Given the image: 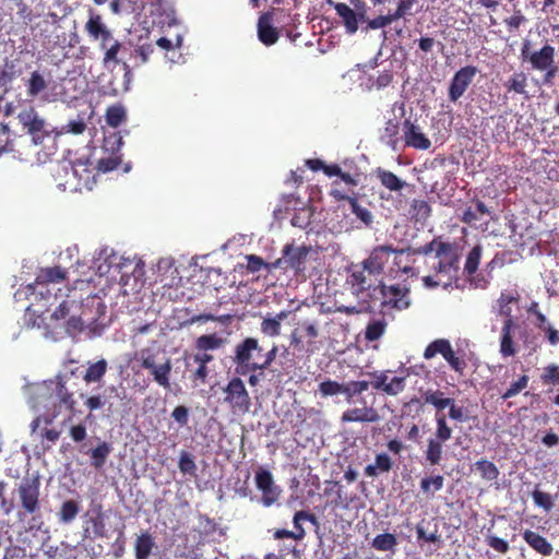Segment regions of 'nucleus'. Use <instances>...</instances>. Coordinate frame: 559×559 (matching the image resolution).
I'll use <instances>...</instances> for the list:
<instances>
[{
    "mask_svg": "<svg viewBox=\"0 0 559 559\" xmlns=\"http://www.w3.org/2000/svg\"><path fill=\"white\" fill-rule=\"evenodd\" d=\"M26 290L31 300L27 309L38 317L44 316L59 300V305L51 313V319L56 321L66 319L71 312L82 307V296H76L74 288H67V293L63 294L60 287H50L34 282L26 286Z\"/></svg>",
    "mask_w": 559,
    "mask_h": 559,
    "instance_id": "obj_1",
    "label": "nucleus"
},
{
    "mask_svg": "<svg viewBox=\"0 0 559 559\" xmlns=\"http://www.w3.org/2000/svg\"><path fill=\"white\" fill-rule=\"evenodd\" d=\"M461 253L455 242H440L428 261L431 274L423 277L426 288L449 287L459 277Z\"/></svg>",
    "mask_w": 559,
    "mask_h": 559,
    "instance_id": "obj_2",
    "label": "nucleus"
},
{
    "mask_svg": "<svg viewBox=\"0 0 559 559\" xmlns=\"http://www.w3.org/2000/svg\"><path fill=\"white\" fill-rule=\"evenodd\" d=\"M379 277L360 264L354 266L346 278L350 293L366 310L372 309V304L377 301V295L381 294L383 281Z\"/></svg>",
    "mask_w": 559,
    "mask_h": 559,
    "instance_id": "obj_3",
    "label": "nucleus"
},
{
    "mask_svg": "<svg viewBox=\"0 0 559 559\" xmlns=\"http://www.w3.org/2000/svg\"><path fill=\"white\" fill-rule=\"evenodd\" d=\"M263 348L255 337H246L234 348L233 362L237 374L246 376L249 372L261 370Z\"/></svg>",
    "mask_w": 559,
    "mask_h": 559,
    "instance_id": "obj_4",
    "label": "nucleus"
},
{
    "mask_svg": "<svg viewBox=\"0 0 559 559\" xmlns=\"http://www.w3.org/2000/svg\"><path fill=\"white\" fill-rule=\"evenodd\" d=\"M222 392L223 403L234 415L243 416L250 412L251 397L241 378L233 377Z\"/></svg>",
    "mask_w": 559,
    "mask_h": 559,
    "instance_id": "obj_5",
    "label": "nucleus"
},
{
    "mask_svg": "<svg viewBox=\"0 0 559 559\" xmlns=\"http://www.w3.org/2000/svg\"><path fill=\"white\" fill-rule=\"evenodd\" d=\"M436 431L433 437L427 440V448L424 452L426 462L431 465H439L443 457V444L452 438L453 430L449 426L445 414H436Z\"/></svg>",
    "mask_w": 559,
    "mask_h": 559,
    "instance_id": "obj_6",
    "label": "nucleus"
},
{
    "mask_svg": "<svg viewBox=\"0 0 559 559\" xmlns=\"http://www.w3.org/2000/svg\"><path fill=\"white\" fill-rule=\"evenodd\" d=\"M377 301H380L382 309H393L403 311L411 307V289L401 284L381 286V294L377 295Z\"/></svg>",
    "mask_w": 559,
    "mask_h": 559,
    "instance_id": "obj_7",
    "label": "nucleus"
},
{
    "mask_svg": "<svg viewBox=\"0 0 559 559\" xmlns=\"http://www.w3.org/2000/svg\"><path fill=\"white\" fill-rule=\"evenodd\" d=\"M40 481L38 477L24 478L17 487L19 500L24 514L33 515L32 522H36L35 514L40 510L39 502Z\"/></svg>",
    "mask_w": 559,
    "mask_h": 559,
    "instance_id": "obj_8",
    "label": "nucleus"
},
{
    "mask_svg": "<svg viewBox=\"0 0 559 559\" xmlns=\"http://www.w3.org/2000/svg\"><path fill=\"white\" fill-rule=\"evenodd\" d=\"M17 119L35 144H41L45 138L50 134L48 123L33 107L20 111Z\"/></svg>",
    "mask_w": 559,
    "mask_h": 559,
    "instance_id": "obj_9",
    "label": "nucleus"
},
{
    "mask_svg": "<svg viewBox=\"0 0 559 559\" xmlns=\"http://www.w3.org/2000/svg\"><path fill=\"white\" fill-rule=\"evenodd\" d=\"M556 49L550 44H545L538 50L531 49V41L525 39L521 47V58L527 61L535 71H544L555 62Z\"/></svg>",
    "mask_w": 559,
    "mask_h": 559,
    "instance_id": "obj_10",
    "label": "nucleus"
},
{
    "mask_svg": "<svg viewBox=\"0 0 559 559\" xmlns=\"http://www.w3.org/2000/svg\"><path fill=\"white\" fill-rule=\"evenodd\" d=\"M139 361L142 368L147 369L153 377V380L162 388L170 389V373H171V361L166 358L163 364L157 365L155 356L148 349H142L140 352Z\"/></svg>",
    "mask_w": 559,
    "mask_h": 559,
    "instance_id": "obj_11",
    "label": "nucleus"
},
{
    "mask_svg": "<svg viewBox=\"0 0 559 559\" xmlns=\"http://www.w3.org/2000/svg\"><path fill=\"white\" fill-rule=\"evenodd\" d=\"M254 483L257 489L261 492V502L264 507H271L278 501L282 489L275 484L269 469L262 466L258 467L254 472Z\"/></svg>",
    "mask_w": 559,
    "mask_h": 559,
    "instance_id": "obj_12",
    "label": "nucleus"
},
{
    "mask_svg": "<svg viewBox=\"0 0 559 559\" xmlns=\"http://www.w3.org/2000/svg\"><path fill=\"white\" fill-rule=\"evenodd\" d=\"M53 393L55 400L52 402V407L47 409L44 414V423L46 425L52 424V421L61 414L62 407L71 413L74 412L75 400L73 397V393L69 391L61 379L55 383Z\"/></svg>",
    "mask_w": 559,
    "mask_h": 559,
    "instance_id": "obj_13",
    "label": "nucleus"
},
{
    "mask_svg": "<svg viewBox=\"0 0 559 559\" xmlns=\"http://www.w3.org/2000/svg\"><path fill=\"white\" fill-rule=\"evenodd\" d=\"M318 336L319 328L317 323L304 321L298 328L292 331L290 346L298 352L305 350L310 356L317 349L313 340Z\"/></svg>",
    "mask_w": 559,
    "mask_h": 559,
    "instance_id": "obj_14",
    "label": "nucleus"
},
{
    "mask_svg": "<svg viewBox=\"0 0 559 559\" xmlns=\"http://www.w3.org/2000/svg\"><path fill=\"white\" fill-rule=\"evenodd\" d=\"M71 170V182L68 183L69 192H82L92 190L96 183L94 168H91L82 159L75 160Z\"/></svg>",
    "mask_w": 559,
    "mask_h": 559,
    "instance_id": "obj_15",
    "label": "nucleus"
},
{
    "mask_svg": "<svg viewBox=\"0 0 559 559\" xmlns=\"http://www.w3.org/2000/svg\"><path fill=\"white\" fill-rule=\"evenodd\" d=\"M309 252L310 248L307 246L294 247L293 245H286L283 248V257L277 259L273 263V266L285 270L292 269L295 272H301L305 270Z\"/></svg>",
    "mask_w": 559,
    "mask_h": 559,
    "instance_id": "obj_16",
    "label": "nucleus"
},
{
    "mask_svg": "<svg viewBox=\"0 0 559 559\" xmlns=\"http://www.w3.org/2000/svg\"><path fill=\"white\" fill-rule=\"evenodd\" d=\"M404 252L403 249H395L390 245L377 246L370 251L368 258L361 262V265L380 276L384 272L391 254H404Z\"/></svg>",
    "mask_w": 559,
    "mask_h": 559,
    "instance_id": "obj_17",
    "label": "nucleus"
},
{
    "mask_svg": "<svg viewBox=\"0 0 559 559\" xmlns=\"http://www.w3.org/2000/svg\"><path fill=\"white\" fill-rule=\"evenodd\" d=\"M84 29L91 39L99 41V48H106V45L110 44L114 39L112 32L105 24L102 15L93 10H90L88 20L84 25Z\"/></svg>",
    "mask_w": 559,
    "mask_h": 559,
    "instance_id": "obj_18",
    "label": "nucleus"
},
{
    "mask_svg": "<svg viewBox=\"0 0 559 559\" xmlns=\"http://www.w3.org/2000/svg\"><path fill=\"white\" fill-rule=\"evenodd\" d=\"M402 131H403L402 139L404 141L405 146L412 147L415 150H420V151H427L430 148L431 141L421 131L420 126H418L411 119H405L403 121Z\"/></svg>",
    "mask_w": 559,
    "mask_h": 559,
    "instance_id": "obj_19",
    "label": "nucleus"
},
{
    "mask_svg": "<svg viewBox=\"0 0 559 559\" xmlns=\"http://www.w3.org/2000/svg\"><path fill=\"white\" fill-rule=\"evenodd\" d=\"M476 73L477 68L475 66H465L454 73L449 86V99L451 102L455 103L463 96Z\"/></svg>",
    "mask_w": 559,
    "mask_h": 559,
    "instance_id": "obj_20",
    "label": "nucleus"
},
{
    "mask_svg": "<svg viewBox=\"0 0 559 559\" xmlns=\"http://www.w3.org/2000/svg\"><path fill=\"white\" fill-rule=\"evenodd\" d=\"M368 374L372 378V381L370 382L372 388L384 392L386 395L395 396L405 390V377H394L388 381V371H374L369 372Z\"/></svg>",
    "mask_w": 559,
    "mask_h": 559,
    "instance_id": "obj_21",
    "label": "nucleus"
},
{
    "mask_svg": "<svg viewBox=\"0 0 559 559\" xmlns=\"http://www.w3.org/2000/svg\"><path fill=\"white\" fill-rule=\"evenodd\" d=\"M336 14L342 19V23L349 35L355 34L358 31L359 23L367 20V12L353 9L343 2H331Z\"/></svg>",
    "mask_w": 559,
    "mask_h": 559,
    "instance_id": "obj_22",
    "label": "nucleus"
},
{
    "mask_svg": "<svg viewBox=\"0 0 559 559\" xmlns=\"http://www.w3.org/2000/svg\"><path fill=\"white\" fill-rule=\"evenodd\" d=\"M24 85L26 87V95L36 99L39 98L43 102H53L55 98L51 95L45 93L48 87V81L45 79V75L35 70L29 73V76L24 81Z\"/></svg>",
    "mask_w": 559,
    "mask_h": 559,
    "instance_id": "obj_23",
    "label": "nucleus"
},
{
    "mask_svg": "<svg viewBox=\"0 0 559 559\" xmlns=\"http://www.w3.org/2000/svg\"><path fill=\"white\" fill-rule=\"evenodd\" d=\"M362 407H353L346 409L341 417L342 423H378L381 419L379 412L366 405V401L361 400Z\"/></svg>",
    "mask_w": 559,
    "mask_h": 559,
    "instance_id": "obj_24",
    "label": "nucleus"
},
{
    "mask_svg": "<svg viewBox=\"0 0 559 559\" xmlns=\"http://www.w3.org/2000/svg\"><path fill=\"white\" fill-rule=\"evenodd\" d=\"M518 323L514 319H504L500 334V354L502 357H512L518 353V346L514 341V332Z\"/></svg>",
    "mask_w": 559,
    "mask_h": 559,
    "instance_id": "obj_25",
    "label": "nucleus"
},
{
    "mask_svg": "<svg viewBox=\"0 0 559 559\" xmlns=\"http://www.w3.org/2000/svg\"><path fill=\"white\" fill-rule=\"evenodd\" d=\"M400 122L395 118L388 119L383 128L379 131V141L392 151H397L400 144Z\"/></svg>",
    "mask_w": 559,
    "mask_h": 559,
    "instance_id": "obj_26",
    "label": "nucleus"
},
{
    "mask_svg": "<svg viewBox=\"0 0 559 559\" xmlns=\"http://www.w3.org/2000/svg\"><path fill=\"white\" fill-rule=\"evenodd\" d=\"M67 278V271L61 266L43 267L38 271L35 283L50 287H57Z\"/></svg>",
    "mask_w": 559,
    "mask_h": 559,
    "instance_id": "obj_27",
    "label": "nucleus"
},
{
    "mask_svg": "<svg viewBox=\"0 0 559 559\" xmlns=\"http://www.w3.org/2000/svg\"><path fill=\"white\" fill-rule=\"evenodd\" d=\"M272 13L262 14L258 22V36L261 43L266 46L274 45L278 39V32L272 26Z\"/></svg>",
    "mask_w": 559,
    "mask_h": 559,
    "instance_id": "obj_28",
    "label": "nucleus"
},
{
    "mask_svg": "<svg viewBox=\"0 0 559 559\" xmlns=\"http://www.w3.org/2000/svg\"><path fill=\"white\" fill-rule=\"evenodd\" d=\"M522 536L525 543L537 554L545 557H548L552 554L554 547L551 543H549L547 538L540 534L531 530H525Z\"/></svg>",
    "mask_w": 559,
    "mask_h": 559,
    "instance_id": "obj_29",
    "label": "nucleus"
},
{
    "mask_svg": "<svg viewBox=\"0 0 559 559\" xmlns=\"http://www.w3.org/2000/svg\"><path fill=\"white\" fill-rule=\"evenodd\" d=\"M289 311L283 310L274 317L267 316L263 318L260 324V331L263 335L269 337H276L281 334L282 322L288 317Z\"/></svg>",
    "mask_w": 559,
    "mask_h": 559,
    "instance_id": "obj_30",
    "label": "nucleus"
},
{
    "mask_svg": "<svg viewBox=\"0 0 559 559\" xmlns=\"http://www.w3.org/2000/svg\"><path fill=\"white\" fill-rule=\"evenodd\" d=\"M155 547V540L150 532L141 533L134 542L135 559H147Z\"/></svg>",
    "mask_w": 559,
    "mask_h": 559,
    "instance_id": "obj_31",
    "label": "nucleus"
},
{
    "mask_svg": "<svg viewBox=\"0 0 559 559\" xmlns=\"http://www.w3.org/2000/svg\"><path fill=\"white\" fill-rule=\"evenodd\" d=\"M376 177L380 183L390 191H401L405 186V181L399 178L394 173L380 167L376 170Z\"/></svg>",
    "mask_w": 559,
    "mask_h": 559,
    "instance_id": "obj_32",
    "label": "nucleus"
},
{
    "mask_svg": "<svg viewBox=\"0 0 559 559\" xmlns=\"http://www.w3.org/2000/svg\"><path fill=\"white\" fill-rule=\"evenodd\" d=\"M107 370L108 362L106 359L102 358L95 362L88 364L85 373L83 374V380L86 383H98L103 380Z\"/></svg>",
    "mask_w": 559,
    "mask_h": 559,
    "instance_id": "obj_33",
    "label": "nucleus"
},
{
    "mask_svg": "<svg viewBox=\"0 0 559 559\" xmlns=\"http://www.w3.org/2000/svg\"><path fill=\"white\" fill-rule=\"evenodd\" d=\"M225 342V338L216 333L203 334L195 340L194 347L199 353H207L209 350H216L223 347Z\"/></svg>",
    "mask_w": 559,
    "mask_h": 559,
    "instance_id": "obj_34",
    "label": "nucleus"
},
{
    "mask_svg": "<svg viewBox=\"0 0 559 559\" xmlns=\"http://www.w3.org/2000/svg\"><path fill=\"white\" fill-rule=\"evenodd\" d=\"M393 461L386 453H379L376 455L374 464H369L365 467V474L368 477H376L379 472L388 473L392 469Z\"/></svg>",
    "mask_w": 559,
    "mask_h": 559,
    "instance_id": "obj_35",
    "label": "nucleus"
},
{
    "mask_svg": "<svg viewBox=\"0 0 559 559\" xmlns=\"http://www.w3.org/2000/svg\"><path fill=\"white\" fill-rule=\"evenodd\" d=\"M508 93L526 94L527 75L523 71L514 72L504 83Z\"/></svg>",
    "mask_w": 559,
    "mask_h": 559,
    "instance_id": "obj_36",
    "label": "nucleus"
},
{
    "mask_svg": "<svg viewBox=\"0 0 559 559\" xmlns=\"http://www.w3.org/2000/svg\"><path fill=\"white\" fill-rule=\"evenodd\" d=\"M386 328L388 322L384 318L371 320L365 329L364 337L367 342L378 341L384 335Z\"/></svg>",
    "mask_w": 559,
    "mask_h": 559,
    "instance_id": "obj_37",
    "label": "nucleus"
},
{
    "mask_svg": "<svg viewBox=\"0 0 559 559\" xmlns=\"http://www.w3.org/2000/svg\"><path fill=\"white\" fill-rule=\"evenodd\" d=\"M13 61L5 60L0 67V90H3V95L9 92L11 83L19 76Z\"/></svg>",
    "mask_w": 559,
    "mask_h": 559,
    "instance_id": "obj_38",
    "label": "nucleus"
},
{
    "mask_svg": "<svg viewBox=\"0 0 559 559\" xmlns=\"http://www.w3.org/2000/svg\"><path fill=\"white\" fill-rule=\"evenodd\" d=\"M214 359L213 355L209 353H197L193 355V361L199 366L193 372V379L200 380L201 383H205L209 376L207 364Z\"/></svg>",
    "mask_w": 559,
    "mask_h": 559,
    "instance_id": "obj_39",
    "label": "nucleus"
},
{
    "mask_svg": "<svg viewBox=\"0 0 559 559\" xmlns=\"http://www.w3.org/2000/svg\"><path fill=\"white\" fill-rule=\"evenodd\" d=\"M520 295L516 292H502L497 300L499 306V313L506 319H513L511 304H516Z\"/></svg>",
    "mask_w": 559,
    "mask_h": 559,
    "instance_id": "obj_40",
    "label": "nucleus"
},
{
    "mask_svg": "<svg viewBox=\"0 0 559 559\" xmlns=\"http://www.w3.org/2000/svg\"><path fill=\"white\" fill-rule=\"evenodd\" d=\"M106 122L111 128H118L127 119V112L121 104L109 106L105 114Z\"/></svg>",
    "mask_w": 559,
    "mask_h": 559,
    "instance_id": "obj_41",
    "label": "nucleus"
},
{
    "mask_svg": "<svg viewBox=\"0 0 559 559\" xmlns=\"http://www.w3.org/2000/svg\"><path fill=\"white\" fill-rule=\"evenodd\" d=\"M481 253L483 247L480 245H476L471 249L464 264V273L466 276H472L477 272L481 259Z\"/></svg>",
    "mask_w": 559,
    "mask_h": 559,
    "instance_id": "obj_42",
    "label": "nucleus"
},
{
    "mask_svg": "<svg viewBox=\"0 0 559 559\" xmlns=\"http://www.w3.org/2000/svg\"><path fill=\"white\" fill-rule=\"evenodd\" d=\"M444 477L442 475L427 476L420 480V490L427 497H432L436 491L443 488Z\"/></svg>",
    "mask_w": 559,
    "mask_h": 559,
    "instance_id": "obj_43",
    "label": "nucleus"
},
{
    "mask_svg": "<svg viewBox=\"0 0 559 559\" xmlns=\"http://www.w3.org/2000/svg\"><path fill=\"white\" fill-rule=\"evenodd\" d=\"M80 512V504L75 500H66L59 510L58 518L61 523H71Z\"/></svg>",
    "mask_w": 559,
    "mask_h": 559,
    "instance_id": "obj_44",
    "label": "nucleus"
},
{
    "mask_svg": "<svg viewBox=\"0 0 559 559\" xmlns=\"http://www.w3.org/2000/svg\"><path fill=\"white\" fill-rule=\"evenodd\" d=\"M425 404L431 405L436 414H443L444 393L440 390L428 389L421 394Z\"/></svg>",
    "mask_w": 559,
    "mask_h": 559,
    "instance_id": "obj_45",
    "label": "nucleus"
},
{
    "mask_svg": "<svg viewBox=\"0 0 559 559\" xmlns=\"http://www.w3.org/2000/svg\"><path fill=\"white\" fill-rule=\"evenodd\" d=\"M487 214H489V210L486 204L480 200H476V209L467 207L464 210L461 221L465 224L473 225L476 221L480 219L483 215Z\"/></svg>",
    "mask_w": 559,
    "mask_h": 559,
    "instance_id": "obj_46",
    "label": "nucleus"
},
{
    "mask_svg": "<svg viewBox=\"0 0 559 559\" xmlns=\"http://www.w3.org/2000/svg\"><path fill=\"white\" fill-rule=\"evenodd\" d=\"M475 468L479 473L483 479L486 480H496L499 476V469L495 465V463L486 460L480 459L475 463Z\"/></svg>",
    "mask_w": 559,
    "mask_h": 559,
    "instance_id": "obj_47",
    "label": "nucleus"
},
{
    "mask_svg": "<svg viewBox=\"0 0 559 559\" xmlns=\"http://www.w3.org/2000/svg\"><path fill=\"white\" fill-rule=\"evenodd\" d=\"M397 545V538L394 534L383 533L377 535L371 543V546L379 551H390Z\"/></svg>",
    "mask_w": 559,
    "mask_h": 559,
    "instance_id": "obj_48",
    "label": "nucleus"
},
{
    "mask_svg": "<svg viewBox=\"0 0 559 559\" xmlns=\"http://www.w3.org/2000/svg\"><path fill=\"white\" fill-rule=\"evenodd\" d=\"M73 169V164H62L59 165L55 173V181L58 188L63 191H69L68 183L71 182V170Z\"/></svg>",
    "mask_w": 559,
    "mask_h": 559,
    "instance_id": "obj_49",
    "label": "nucleus"
},
{
    "mask_svg": "<svg viewBox=\"0 0 559 559\" xmlns=\"http://www.w3.org/2000/svg\"><path fill=\"white\" fill-rule=\"evenodd\" d=\"M312 216L313 212L311 207L305 206L294 213L290 223L294 227L307 229L311 225Z\"/></svg>",
    "mask_w": 559,
    "mask_h": 559,
    "instance_id": "obj_50",
    "label": "nucleus"
},
{
    "mask_svg": "<svg viewBox=\"0 0 559 559\" xmlns=\"http://www.w3.org/2000/svg\"><path fill=\"white\" fill-rule=\"evenodd\" d=\"M450 347H451V343L448 340H445V338L435 340L425 348L424 357H425V359H431L437 354H440L443 357Z\"/></svg>",
    "mask_w": 559,
    "mask_h": 559,
    "instance_id": "obj_51",
    "label": "nucleus"
},
{
    "mask_svg": "<svg viewBox=\"0 0 559 559\" xmlns=\"http://www.w3.org/2000/svg\"><path fill=\"white\" fill-rule=\"evenodd\" d=\"M394 21H396V19L393 17V13L389 12L388 14H380L373 19H369L367 16V20L362 21V23H366L365 31H374L384 28L392 24Z\"/></svg>",
    "mask_w": 559,
    "mask_h": 559,
    "instance_id": "obj_52",
    "label": "nucleus"
},
{
    "mask_svg": "<svg viewBox=\"0 0 559 559\" xmlns=\"http://www.w3.org/2000/svg\"><path fill=\"white\" fill-rule=\"evenodd\" d=\"M530 377L527 374H521L516 380L511 382L510 386L501 394L502 400H509L520 394L528 385Z\"/></svg>",
    "mask_w": 559,
    "mask_h": 559,
    "instance_id": "obj_53",
    "label": "nucleus"
},
{
    "mask_svg": "<svg viewBox=\"0 0 559 559\" xmlns=\"http://www.w3.org/2000/svg\"><path fill=\"white\" fill-rule=\"evenodd\" d=\"M111 452V447L107 442L99 443L95 449L92 450L91 459L92 464L96 468H100L105 462L107 456Z\"/></svg>",
    "mask_w": 559,
    "mask_h": 559,
    "instance_id": "obj_54",
    "label": "nucleus"
},
{
    "mask_svg": "<svg viewBox=\"0 0 559 559\" xmlns=\"http://www.w3.org/2000/svg\"><path fill=\"white\" fill-rule=\"evenodd\" d=\"M443 358L450 365L451 369H453L456 373L462 376L467 367V362L463 356H457L453 350L452 346L447 350Z\"/></svg>",
    "mask_w": 559,
    "mask_h": 559,
    "instance_id": "obj_55",
    "label": "nucleus"
},
{
    "mask_svg": "<svg viewBox=\"0 0 559 559\" xmlns=\"http://www.w3.org/2000/svg\"><path fill=\"white\" fill-rule=\"evenodd\" d=\"M424 400L418 396H413L408 402L403 404L402 411L404 415L416 418L424 413Z\"/></svg>",
    "mask_w": 559,
    "mask_h": 559,
    "instance_id": "obj_56",
    "label": "nucleus"
},
{
    "mask_svg": "<svg viewBox=\"0 0 559 559\" xmlns=\"http://www.w3.org/2000/svg\"><path fill=\"white\" fill-rule=\"evenodd\" d=\"M178 467L185 475L192 477L197 476V464L193 460V456L187 451H182L180 453Z\"/></svg>",
    "mask_w": 559,
    "mask_h": 559,
    "instance_id": "obj_57",
    "label": "nucleus"
},
{
    "mask_svg": "<svg viewBox=\"0 0 559 559\" xmlns=\"http://www.w3.org/2000/svg\"><path fill=\"white\" fill-rule=\"evenodd\" d=\"M540 381L545 385H558L559 384V365L549 364L543 368L540 374Z\"/></svg>",
    "mask_w": 559,
    "mask_h": 559,
    "instance_id": "obj_58",
    "label": "nucleus"
},
{
    "mask_svg": "<svg viewBox=\"0 0 559 559\" xmlns=\"http://www.w3.org/2000/svg\"><path fill=\"white\" fill-rule=\"evenodd\" d=\"M532 498H533L534 503L537 507L544 509L546 512L551 511L552 508L555 507V500H554L552 496L550 493L544 492L537 488L532 492Z\"/></svg>",
    "mask_w": 559,
    "mask_h": 559,
    "instance_id": "obj_59",
    "label": "nucleus"
},
{
    "mask_svg": "<svg viewBox=\"0 0 559 559\" xmlns=\"http://www.w3.org/2000/svg\"><path fill=\"white\" fill-rule=\"evenodd\" d=\"M117 151H119V148ZM121 162V155L115 152L108 157L100 158L97 163V169L102 173H108L117 169Z\"/></svg>",
    "mask_w": 559,
    "mask_h": 559,
    "instance_id": "obj_60",
    "label": "nucleus"
},
{
    "mask_svg": "<svg viewBox=\"0 0 559 559\" xmlns=\"http://www.w3.org/2000/svg\"><path fill=\"white\" fill-rule=\"evenodd\" d=\"M104 50L103 62L104 64H108L110 62H118V53L121 49V43L118 39H112L110 44L106 45V48H100Z\"/></svg>",
    "mask_w": 559,
    "mask_h": 559,
    "instance_id": "obj_61",
    "label": "nucleus"
},
{
    "mask_svg": "<svg viewBox=\"0 0 559 559\" xmlns=\"http://www.w3.org/2000/svg\"><path fill=\"white\" fill-rule=\"evenodd\" d=\"M349 206H350V210L352 212L356 215L357 218H359L362 223H365L366 225H369L372 223V214L371 212L361 206L359 203H358V200L357 198L355 199H350L349 200Z\"/></svg>",
    "mask_w": 559,
    "mask_h": 559,
    "instance_id": "obj_62",
    "label": "nucleus"
},
{
    "mask_svg": "<svg viewBox=\"0 0 559 559\" xmlns=\"http://www.w3.org/2000/svg\"><path fill=\"white\" fill-rule=\"evenodd\" d=\"M418 1L419 0H399L395 10L392 12L393 17L397 21L406 15H413L412 9Z\"/></svg>",
    "mask_w": 559,
    "mask_h": 559,
    "instance_id": "obj_63",
    "label": "nucleus"
},
{
    "mask_svg": "<svg viewBox=\"0 0 559 559\" xmlns=\"http://www.w3.org/2000/svg\"><path fill=\"white\" fill-rule=\"evenodd\" d=\"M486 544L499 554H507L510 550L509 543L496 535H486Z\"/></svg>",
    "mask_w": 559,
    "mask_h": 559,
    "instance_id": "obj_64",
    "label": "nucleus"
}]
</instances>
